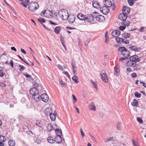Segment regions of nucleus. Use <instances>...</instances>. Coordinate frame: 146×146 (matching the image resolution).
<instances>
[{
    "instance_id": "obj_14",
    "label": "nucleus",
    "mask_w": 146,
    "mask_h": 146,
    "mask_svg": "<svg viewBox=\"0 0 146 146\" xmlns=\"http://www.w3.org/2000/svg\"><path fill=\"white\" fill-rule=\"evenodd\" d=\"M120 35V31L119 30H114L112 33V35L114 37H117Z\"/></svg>"
},
{
    "instance_id": "obj_51",
    "label": "nucleus",
    "mask_w": 146,
    "mask_h": 146,
    "mask_svg": "<svg viewBox=\"0 0 146 146\" xmlns=\"http://www.w3.org/2000/svg\"><path fill=\"white\" fill-rule=\"evenodd\" d=\"M63 74L66 75L67 76H68V78H70V76L68 72L66 71H64L63 72Z\"/></svg>"
},
{
    "instance_id": "obj_4",
    "label": "nucleus",
    "mask_w": 146,
    "mask_h": 146,
    "mask_svg": "<svg viewBox=\"0 0 146 146\" xmlns=\"http://www.w3.org/2000/svg\"><path fill=\"white\" fill-rule=\"evenodd\" d=\"M95 12H93L90 15H88L86 16L85 21H87L89 22H91L94 21L95 18Z\"/></svg>"
},
{
    "instance_id": "obj_37",
    "label": "nucleus",
    "mask_w": 146,
    "mask_h": 146,
    "mask_svg": "<svg viewBox=\"0 0 146 146\" xmlns=\"http://www.w3.org/2000/svg\"><path fill=\"white\" fill-rule=\"evenodd\" d=\"M107 32H106L105 33V42L106 43H108L109 40V38L108 36H107Z\"/></svg>"
},
{
    "instance_id": "obj_33",
    "label": "nucleus",
    "mask_w": 146,
    "mask_h": 146,
    "mask_svg": "<svg viewBox=\"0 0 146 146\" xmlns=\"http://www.w3.org/2000/svg\"><path fill=\"white\" fill-rule=\"evenodd\" d=\"M34 140L36 143H40L41 142V140L38 137H35L34 138Z\"/></svg>"
},
{
    "instance_id": "obj_46",
    "label": "nucleus",
    "mask_w": 146,
    "mask_h": 146,
    "mask_svg": "<svg viewBox=\"0 0 146 146\" xmlns=\"http://www.w3.org/2000/svg\"><path fill=\"white\" fill-rule=\"evenodd\" d=\"M137 121L140 123H143V120L141 118L139 117H137Z\"/></svg>"
},
{
    "instance_id": "obj_40",
    "label": "nucleus",
    "mask_w": 146,
    "mask_h": 146,
    "mask_svg": "<svg viewBox=\"0 0 146 146\" xmlns=\"http://www.w3.org/2000/svg\"><path fill=\"white\" fill-rule=\"evenodd\" d=\"M38 21L41 23H42V22L44 23L45 22V20L44 18H40L38 19Z\"/></svg>"
},
{
    "instance_id": "obj_32",
    "label": "nucleus",
    "mask_w": 146,
    "mask_h": 146,
    "mask_svg": "<svg viewBox=\"0 0 146 146\" xmlns=\"http://www.w3.org/2000/svg\"><path fill=\"white\" fill-rule=\"evenodd\" d=\"M8 144L10 146H14L15 144V141L10 140L9 141Z\"/></svg>"
},
{
    "instance_id": "obj_10",
    "label": "nucleus",
    "mask_w": 146,
    "mask_h": 146,
    "mask_svg": "<svg viewBox=\"0 0 146 146\" xmlns=\"http://www.w3.org/2000/svg\"><path fill=\"white\" fill-rule=\"evenodd\" d=\"M40 98L44 102H46L49 100L48 95L46 94H43L40 96Z\"/></svg>"
},
{
    "instance_id": "obj_8",
    "label": "nucleus",
    "mask_w": 146,
    "mask_h": 146,
    "mask_svg": "<svg viewBox=\"0 0 146 146\" xmlns=\"http://www.w3.org/2000/svg\"><path fill=\"white\" fill-rule=\"evenodd\" d=\"M100 10L103 14L106 15L110 11V10L108 8L104 6L100 8Z\"/></svg>"
},
{
    "instance_id": "obj_52",
    "label": "nucleus",
    "mask_w": 146,
    "mask_h": 146,
    "mask_svg": "<svg viewBox=\"0 0 146 146\" xmlns=\"http://www.w3.org/2000/svg\"><path fill=\"white\" fill-rule=\"evenodd\" d=\"M24 62L27 65H29V66H31V65L34 66V65L33 62H27L25 61V62Z\"/></svg>"
},
{
    "instance_id": "obj_3",
    "label": "nucleus",
    "mask_w": 146,
    "mask_h": 146,
    "mask_svg": "<svg viewBox=\"0 0 146 146\" xmlns=\"http://www.w3.org/2000/svg\"><path fill=\"white\" fill-rule=\"evenodd\" d=\"M58 15L60 17L64 20L68 18L69 15L67 11L64 9H60L59 11Z\"/></svg>"
},
{
    "instance_id": "obj_55",
    "label": "nucleus",
    "mask_w": 146,
    "mask_h": 146,
    "mask_svg": "<svg viewBox=\"0 0 146 146\" xmlns=\"http://www.w3.org/2000/svg\"><path fill=\"white\" fill-rule=\"evenodd\" d=\"M9 64L10 65V66L12 67V68H13V62L12 60H10Z\"/></svg>"
},
{
    "instance_id": "obj_44",
    "label": "nucleus",
    "mask_w": 146,
    "mask_h": 146,
    "mask_svg": "<svg viewBox=\"0 0 146 146\" xmlns=\"http://www.w3.org/2000/svg\"><path fill=\"white\" fill-rule=\"evenodd\" d=\"M5 140V138L4 136H3L1 135L0 136V141L1 142H4Z\"/></svg>"
},
{
    "instance_id": "obj_59",
    "label": "nucleus",
    "mask_w": 146,
    "mask_h": 146,
    "mask_svg": "<svg viewBox=\"0 0 146 146\" xmlns=\"http://www.w3.org/2000/svg\"><path fill=\"white\" fill-rule=\"evenodd\" d=\"M80 132H81V135H82V137H84V133L82 129H80Z\"/></svg>"
},
{
    "instance_id": "obj_6",
    "label": "nucleus",
    "mask_w": 146,
    "mask_h": 146,
    "mask_svg": "<svg viewBox=\"0 0 146 146\" xmlns=\"http://www.w3.org/2000/svg\"><path fill=\"white\" fill-rule=\"evenodd\" d=\"M95 18L96 20L100 22H103L105 20V18L104 16L100 15L99 13L95 12Z\"/></svg>"
},
{
    "instance_id": "obj_29",
    "label": "nucleus",
    "mask_w": 146,
    "mask_h": 146,
    "mask_svg": "<svg viewBox=\"0 0 146 146\" xmlns=\"http://www.w3.org/2000/svg\"><path fill=\"white\" fill-rule=\"evenodd\" d=\"M123 37L125 38H128L130 36V34L129 33H124L122 34Z\"/></svg>"
},
{
    "instance_id": "obj_7",
    "label": "nucleus",
    "mask_w": 146,
    "mask_h": 146,
    "mask_svg": "<svg viewBox=\"0 0 146 146\" xmlns=\"http://www.w3.org/2000/svg\"><path fill=\"white\" fill-rule=\"evenodd\" d=\"M51 16L52 15V13L49 10H45L43 11L40 13V15L41 16L45 17H47L48 16V15Z\"/></svg>"
},
{
    "instance_id": "obj_30",
    "label": "nucleus",
    "mask_w": 146,
    "mask_h": 146,
    "mask_svg": "<svg viewBox=\"0 0 146 146\" xmlns=\"http://www.w3.org/2000/svg\"><path fill=\"white\" fill-rule=\"evenodd\" d=\"M55 133L57 135H62V131L61 129H55Z\"/></svg>"
},
{
    "instance_id": "obj_12",
    "label": "nucleus",
    "mask_w": 146,
    "mask_h": 146,
    "mask_svg": "<svg viewBox=\"0 0 146 146\" xmlns=\"http://www.w3.org/2000/svg\"><path fill=\"white\" fill-rule=\"evenodd\" d=\"M127 17V15L124 13V12L123 13L120 14L118 16L119 19L123 21H125Z\"/></svg>"
},
{
    "instance_id": "obj_43",
    "label": "nucleus",
    "mask_w": 146,
    "mask_h": 146,
    "mask_svg": "<svg viewBox=\"0 0 146 146\" xmlns=\"http://www.w3.org/2000/svg\"><path fill=\"white\" fill-rule=\"evenodd\" d=\"M123 24L125 26H128L129 24V21H123Z\"/></svg>"
},
{
    "instance_id": "obj_56",
    "label": "nucleus",
    "mask_w": 146,
    "mask_h": 146,
    "mask_svg": "<svg viewBox=\"0 0 146 146\" xmlns=\"http://www.w3.org/2000/svg\"><path fill=\"white\" fill-rule=\"evenodd\" d=\"M73 71L74 75H76V71H77V68H72Z\"/></svg>"
},
{
    "instance_id": "obj_50",
    "label": "nucleus",
    "mask_w": 146,
    "mask_h": 146,
    "mask_svg": "<svg viewBox=\"0 0 146 146\" xmlns=\"http://www.w3.org/2000/svg\"><path fill=\"white\" fill-rule=\"evenodd\" d=\"M121 123L120 122H118L117 125V129L119 130L121 129V128L120 127V125H121Z\"/></svg>"
},
{
    "instance_id": "obj_41",
    "label": "nucleus",
    "mask_w": 146,
    "mask_h": 146,
    "mask_svg": "<svg viewBox=\"0 0 146 146\" xmlns=\"http://www.w3.org/2000/svg\"><path fill=\"white\" fill-rule=\"evenodd\" d=\"M134 0H127V1L129 5L130 6L132 5L134 3Z\"/></svg>"
},
{
    "instance_id": "obj_63",
    "label": "nucleus",
    "mask_w": 146,
    "mask_h": 146,
    "mask_svg": "<svg viewBox=\"0 0 146 146\" xmlns=\"http://www.w3.org/2000/svg\"><path fill=\"white\" fill-rule=\"evenodd\" d=\"M132 141L133 143V145L134 146H137V145L135 144V139H133L132 140Z\"/></svg>"
},
{
    "instance_id": "obj_1",
    "label": "nucleus",
    "mask_w": 146,
    "mask_h": 146,
    "mask_svg": "<svg viewBox=\"0 0 146 146\" xmlns=\"http://www.w3.org/2000/svg\"><path fill=\"white\" fill-rule=\"evenodd\" d=\"M29 0H25L24 2H21V4L24 7L26 8L27 7L28 4L29 3L28 5V8L29 10L31 12H34L37 9L39 6L38 3L35 2H31L29 3Z\"/></svg>"
},
{
    "instance_id": "obj_28",
    "label": "nucleus",
    "mask_w": 146,
    "mask_h": 146,
    "mask_svg": "<svg viewBox=\"0 0 146 146\" xmlns=\"http://www.w3.org/2000/svg\"><path fill=\"white\" fill-rule=\"evenodd\" d=\"M54 126H56V125L54 124L52 126L51 124H48L47 127V130L49 131H51L53 129V127Z\"/></svg>"
},
{
    "instance_id": "obj_15",
    "label": "nucleus",
    "mask_w": 146,
    "mask_h": 146,
    "mask_svg": "<svg viewBox=\"0 0 146 146\" xmlns=\"http://www.w3.org/2000/svg\"><path fill=\"white\" fill-rule=\"evenodd\" d=\"M92 3L93 6L94 8L98 9L100 7V5L98 1H92Z\"/></svg>"
},
{
    "instance_id": "obj_2",
    "label": "nucleus",
    "mask_w": 146,
    "mask_h": 146,
    "mask_svg": "<svg viewBox=\"0 0 146 146\" xmlns=\"http://www.w3.org/2000/svg\"><path fill=\"white\" fill-rule=\"evenodd\" d=\"M29 93L33 95V98L36 101H39L40 100V95L38 93V91L36 88L33 87L29 91Z\"/></svg>"
},
{
    "instance_id": "obj_53",
    "label": "nucleus",
    "mask_w": 146,
    "mask_h": 146,
    "mask_svg": "<svg viewBox=\"0 0 146 146\" xmlns=\"http://www.w3.org/2000/svg\"><path fill=\"white\" fill-rule=\"evenodd\" d=\"M126 28V27L123 26H121L119 27V29L121 31H123Z\"/></svg>"
},
{
    "instance_id": "obj_34",
    "label": "nucleus",
    "mask_w": 146,
    "mask_h": 146,
    "mask_svg": "<svg viewBox=\"0 0 146 146\" xmlns=\"http://www.w3.org/2000/svg\"><path fill=\"white\" fill-rule=\"evenodd\" d=\"M72 80L74 81L77 84L78 83V82L77 80L78 78V77L76 76V75H74V76L72 78Z\"/></svg>"
},
{
    "instance_id": "obj_64",
    "label": "nucleus",
    "mask_w": 146,
    "mask_h": 146,
    "mask_svg": "<svg viewBox=\"0 0 146 146\" xmlns=\"http://www.w3.org/2000/svg\"><path fill=\"white\" fill-rule=\"evenodd\" d=\"M126 70L128 72H130L132 71L131 68L130 67L127 68H126Z\"/></svg>"
},
{
    "instance_id": "obj_16",
    "label": "nucleus",
    "mask_w": 146,
    "mask_h": 146,
    "mask_svg": "<svg viewBox=\"0 0 146 146\" xmlns=\"http://www.w3.org/2000/svg\"><path fill=\"white\" fill-rule=\"evenodd\" d=\"M52 109L50 107L46 108L44 111V113L47 115L49 114L50 115V113H52Z\"/></svg>"
},
{
    "instance_id": "obj_23",
    "label": "nucleus",
    "mask_w": 146,
    "mask_h": 146,
    "mask_svg": "<svg viewBox=\"0 0 146 146\" xmlns=\"http://www.w3.org/2000/svg\"><path fill=\"white\" fill-rule=\"evenodd\" d=\"M115 40L116 42L118 43H123V42H124V39L121 38L117 37L115 38Z\"/></svg>"
},
{
    "instance_id": "obj_25",
    "label": "nucleus",
    "mask_w": 146,
    "mask_h": 146,
    "mask_svg": "<svg viewBox=\"0 0 146 146\" xmlns=\"http://www.w3.org/2000/svg\"><path fill=\"white\" fill-rule=\"evenodd\" d=\"M75 17L74 16L72 15L68 19V21L70 23H73L75 21Z\"/></svg>"
},
{
    "instance_id": "obj_60",
    "label": "nucleus",
    "mask_w": 146,
    "mask_h": 146,
    "mask_svg": "<svg viewBox=\"0 0 146 146\" xmlns=\"http://www.w3.org/2000/svg\"><path fill=\"white\" fill-rule=\"evenodd\" d=\"M61 42L62 43V45L63 46V47H64V48H65V49L66 50V46L65 44H64V42L62 40L61 41Z\"/></svg>"
},
{
    "instance_id": "obj_36",
    "label": "nucleus",
    "mask_w": 146,
    "mask_h": 146,
    "mask_svg": "<svg viewBox=\"0 0 146 146\" xmlns=\"http://www.w3.org/2000/svg\"><path fill=\"white\" fill-rule=\"evenodd\" d=\"M126 48L125 47H121L118 48V50L122 53L123 51H124Z\"/></svg>"
},
{
    "instance_id": "obj_5",
    "label": "nucleus",
    "mask_w": 146,
    "mask_h": 146,
    "mask_svg": "<svg viewBox=\"0 0 146 146\" xmlns=\"http://www.w3.org/2000/svg\"><path fill=\"white\" fill-rule=\"evenodd\" d=\"M100 75L101 76V79L104 82L107 83L108 82V78L105 71L102 70L100 72Z\"/></svg>"
},
{
    "instance_id": "obj_58",
    "label": "nucleus",
    "mask_w": 146,
    "mask_h": 146,
    "mask_svg": "<svg viewBox=\"0 0 146 146\" xmlns=\"http://www.w3.org/2000/svg\"><path fill=\"white\" fill-rule=\"evenodd\" d=\"M58 68L61 70H63V68L60 65L58 64L57 66Z\"/></svg>"
},
{
    "instance_id": "obj_38",
    "label": "nucleus",
    "mask_w": 146,
    "mask_h": 146,
    "mask_svg": "<svg viewBox=\"0 0 146 146\" xmlns=\"http://www.w3.org/2000/svg\"><path fill=\"white\" fill-rule=\"evenodd\" d=\"M36 124L37 126L40 127L42 126V122L40 121H37Z\"/></svg>"
},
{
    "instance_id": "obj_13",
    "label": "nucleus",
    "mask_w": 146,
    "mask_h": 146,
    "mask_svg": "<svg viewBox=\"0 0 146 146\" xmlns=\"http://www.w3.org/2000/svg\"><path fill=\"white\" fill-rule=\"evenodd\" d=\"M121 53L124 57L127 58L130 56V53L126 48L125 49L124 51H123L122 53Z\"/></svg>"
},
{
    "instance_id": "obj_17",
    "label": "nucleus",
    "mask_w": 146,
    "mask_h": 146,
    "mask_svg": "<svg viewBox=\"0 0 146 146\" xmlns=\"http://www.w3.org/2000/svg\"><path fill=\"white\" fill-rule=\"evenodd\" d=\"M86 16H85L82 13H79L77 15V17L79 19L81 20L85 21Z\"/></svg>"
},
{
    "instance_id": "obj_20",
    "label": "nucleus",
    "mask_w": 146,
    "mask_h": 146,
    "mask_svg": "<svg viewBox=\"0 0 146 146\" xmlns=\"http://www.w3.org/2000/svg\"><path fill=\"white\" fill-rule=\"evenodd\" d=\"M130 49L131 51H133L135 52H139L140 50V48H137L136 46H132L130 47Z\"/></svg>"
},
{
    "instance_id": "obj_19",
    "label": "nucleus",
    "mask_w": 146,
    "mask_h": 146,
    "mask_svg": "<svg viewBox=\"0 0 146 146\" xmlns=\"http://www.w3.org/2000/svg\"><path fill=\"white\" fill-rule=\"evenodd\" d=\"M89 108L91 110L94 111H96V108L94 103L93 102H92L90 103L89 106Z\"/></svg>"
},
{
    "instance_id": "obj_24",
    "label": "nucleus",
    "mask_w": 146,
    "mask_h": 146,
    "mask_svg": "<svg viewBox=\"0 0 146 146\" xmlns=\"http://www.w3.org/2000/svg\"><path fill=\"white\" fill-rule=\"evenodd\" d=\"M61 29L59 27H56L54 29V32L57 35L61 31Z\"/></svg>"
},
{
    "instance_id": "obj_22",
    "label": "nucleus",
    "mask_w": 146,
    "mask_h": 146,
    "mask_svg": "<svg viewBox=\"0 0 146 146\" xmlns=\"http://www.w3.org/2000/svg\"><path fill=\"white\" fill-rule=\"evenodd\" d=\"M56 113H50V118L52 121H54L56 119Z\"/></svg>"
},
{
    "instance_id": "obj_54",
    "label": "nucleus",
    "mask_w": 146,
    "mask_h": 146,
    "mask_svg": "<svg viewBox=\"0 0 146 146\" xmlns=\"http://www.w3.org/2000/svg\"><path fill=\"white\" fill-rule=\"evenodd\" d=\"M72 96L73 98V99L74 100V103H75L77 101V99H76V97L74 95H72Z\"/></svg>"
},
{
    "instance_id": "obj_62",
    "label": "nucleus",
    "mask_w": 146,
    "mask_h": 146,
    "mask_svg": "<svg viewBox=\"0 0 146 146\" xmlns=\"http://www.w3.org/2000/svg\"><path fill=\"white\" fill-rule=\"evenodd\" d=\"M17 56L21 59L23 62H25V61L19 55H17Z\"/></svg>"
},
{
    "instance_id": "obj_47",
    "label": "nucleus",
    "mask_w": 146,
    "mask_h": 146,
    "mask_svg": "<svg viewBox=\"0 0 146 146\" xmlns=\"http://www.w3.org/2000/svg\"><path fill=\"white\" fill-rule=\"evenodd\" d=\"M113 138L112 137H111L109 138H107L105 141V142H108L109 141L111 140Z\"/></svg>"
},
{
    "instance_id": "obj_35",
    "label": "nucleus",
    "mask_w": 146,
    "mask_h": 146,
    "mask_svg": "<svg viewBox=\"0 0 146 146\" xmlns=\"http://www.w3.org/2000/svg\"><path fill=\"white\" fill-rule=\"evenodd\" d=\"M114 69V74L115 75H117L118 74V73L119 71V70L118 69L117 67H115Z\"/></svg>"
},
{
    "instance_id": "obj_39",
    "label": "nucleus",
    "mask_w": 146,
    "mask_h": 146,
    "mask_svg": "<svg viewBox=\"0 0 146 146\" xmlns=\"http://www.w3.org/2000/svg\"><path fill=\"white\" fill-rule=\"evenodd\" d=\"M92 82L94 88L97 90H98L97 88V83L95 82H93L92 80Z\"/></svg>"
},
{
    "instance_id": "obj_42",
    "label": "nucleus",
    "mask_w": 146,
    "mask_h": 146,
    "mask_svg": "<svg viewBox=\"0 0 146 146\" xmlns=\"http://www.w3.org/2000/svg\"><path fill=\"white\" fill-rule=\"evenodd\" d=\"M134 95L136 97L138 98H140L141 96V94L138 92H135L134 94Z\"/></svg>"
},
{
    "instance_id": "obj_49",
    "label": "nucleus",
    "mask_w": 146,
    "mask_h": 146,
    "mask_svg": "<svg viewBox=\"0 0 146 146\" xmlns=\"http://www.w3.org/2000/svg\"><path fill=\"white\" fill-rule=\"evenodd\" d=\"M19 66L20 67V69H19L20 71H22L25 69V67L23 66L20 65Z\"/></svg>"
},
{
    "instance_id": "obj_57",
    "label": "nucleus",
    "mask_w": 146,
    "mask_h": 146,
    "mask_svg": "<svg viewBox=\"0 0 146 146\" xmlns=\"http://www.w3.org/2000/svg\"><path fill=\"white\" fill-rule=\"evenodd\" d=\"M127 58H121L119 59V61L121 62H122L124 60H126Z\"/></svg>"
},
{
    "instance_id": "obj_9",
    "label": "nucleus",
    "mask_w": 146,
    "mask_h": 146,
    "mask_svg": "<svg viewBox=\"0 0 146 146\" xmlns=\"http://www.w3.org/2000/svg\"><path fill=\"white\" fill-rule=\"evenodd\" d=\"M130 60H131L135 63L139 62L140 60V59L139 58L138 56L137 55H134L131 56L129 58Z\"/></svg>"
},
{
    "instance_id": "obj_18",
    "label": "nucleus",
    "mask_w": 146,
    "mask_h": 146,
    "mask_svg": "<svg viewBox=\"0 0 146 146\" xmlns=\"http://www.w3.org/2000/svg\"><path fill=\"white\" fill-rule=\"evenodd\" d=\"M55 141L58 143H60L62 141V139L60 135H57L54 138Z\"/></svg>"
},
{
    "instance_id": "obj_31",
    "label": "nucleus",
    "mask_w": 146,
    "mask_h": 146,
    "mask_svg": "<svg viewBox=\"0 0 146 146\" xmlns=\"http://www.w3.org/2000/svg\"><path fill=\"white\" fill-rule=\"evenodd\" d=\"M47 141L50 143H53L54 142V138L51 137H48L47 138Z\"/></svg>"
},
{
    "instance_id": "obj_11",
    "label": "nucleus",
    "mask_w": 146,
    "mask_h": 146,
    "mask_svg": "<svg viewBox=\"0 0 146 146\" xmlns=\"http://www.w3.org/2000/svg\"><path fill=\"white\" fill-rule=\"evenodd\" d=\"M136 64V63L133 62V61L130 60L127 61L126 63V65L129 67H135Z\"/></svg>"
},
{
    "instance_id": "obj_48",
    "label": "nucleus",
    "mask_w": 146,
    "mask_h": 146,
    "mask_svg": "<svg viewBox=\"0 0 146 146\" xmlns=\"http://www.w3.org/2000/svg\"><path fill=\"white\" fill-rule=\"evenodd\" d=\"M131 77L133 78H135L137 77V74L135 73H132L131 74Z\"/></svg>"
},
{
    "instance_id": "obj_26",
    "label": "nucleus",
    "mask_w": 146,
    "mask_h": 146,
    "mask_svg": "<svg viewBox=\"0 0 146 146\" xmlns=\"http://www.w3.org/2000/svg\"><path fill=\"white\" fill-rule=\"evenodd\" d=\"M3 68L0 66V77H3L5 74V72L3 70Z\"/></svg>"
},
{
    "instance_id": "obj_21",
    "label": "nucleus",
    "mask_w": 146,
    "mask_h": 146,
    "mask_svg": "<svg viewBox=\"0 0 146 146\" xmlns=\"http://www.w3.org/2000/svg\"><path fill=\"white\" fill-rule=\"evenodd\" d=\"M104 6L109 8L111 6L112 3L109 0H106L104 3Z\"/></svg>"
},
{
    "instance_id": "obj_61",
    "label": "nucleus",
    "mask_w": 146,
    "mask_h": 146,
    "mask_svg": "<svg viewBox=\"0 0 146 146\" xmlns=\"http://www.w3.org/2000/svg\"><path fill=\"white\" fill-rule=\"evenodd\" d=\"M140 83L141 84H143V86H144V87H145V88H146V84H145V82H143L140 81Z\"/></svg>"
},
{
    "instance_id": "obj_27",
    "label": "nucleus",
    "mask_w": 146,
    "mask_h": 146,
    "mask_svg": "<svg viewBox=\"0 0 146 146\" xmlns=\"http://www.w3.org/2000/svg\"><path fill=\"white\" fill-rule=\"evenodd\" d=\"M131 105L134 106H137L138 105V101L136 99H134L131 103Z\"/></svg>"
},
{
    "instance_id": "obj_45",
    "label": "nucleus",
    "mask_w": 146,
    "mask_h": 146,
    "mask_svg": "<svg viewBox=\"0 0 146 146\" xmlns=\"http://www.w3.org/2000/svg\"><path fill=\"white\" fill-rule=\"evenodd\" d=\"M90 38H88L85 42V45L87 46L88 43L90 42Z\"/></svg>"
}]
</instances>
